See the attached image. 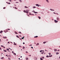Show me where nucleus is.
Returning a JSON list of instances; mask_svg holds the SVG:
<instances>
[{"label": "nucleus", "instance_id": "62", "mask_svg": "<svg viewBox=\"0 0 60 60\" xmlns=\"http://www.w3.org/2000/svg\"><path fill=\"white\" fill-rule=\"evenodd\" d=\"M9 42H8V43H9Z\"/></svg>", "mask_w": 60, "mask_h": 60}, {"label": "nucleus", "instance_id": "34", "mask_svg": "<svg viewBox=\"0 0 60 60\" xmlns=\"http://www.w3.org/2000/svg\"><path fill=\"white\" fill-rule=\"evenodd\" d=\"M8 4H11V3H8Z\"/></svg>", "mask_w": 60, "mask_h": 60}, {"label": "nucleus", "instance_id": "22", "mask_svg": "<svg viewBox=\"0 0 60 60\" xmlns=\"http://www.w3.org/2000/svg\"><path fill=\"white\" fill-rule=\"evenodd\" d=\"M19 34H21V32H19Z\"/></svg>", "mask_w": 60, "mask_h": 60}, {"label": "nucleus", "instance_id": "37", "mask_svg": "<svg viewBox=\"0 0 60 60\" xmlns=\"http://www.w3.org/2000/svg\"><path fill=\"white\" fill-rule=\"evenodd\" d=\"M4 57H2V58H1V59H4Z\"/></svg>", "mask_w": 60, "mask_h": 60}, {"label": "nucleus", "instance_id": "23", "mask_svg": "<svg viewBox=\"0 0 60 60\" xmlns=\"http://www.w3.org/2000/svg\"><path fill=\"white\" fill-rule=\"evenodd\" d=\"M13 54L14 55H16V54L15 53H13Z\"/></svg>", "mask_w": 60, "mask_h": 60}, {"label": "nucleus", "instance_id": "42", "mask_svg": "<svg viewBox=\"0 0 60 60\" xmlns=\"http://www.w3.org/2000/svg\"><path fill=\"white\" fill-rule=\"evenodd\" d=\"M29 46H32V45H29Z\"/></svg>", "mask_w": 60, "mask_h": 60}, {"label": "nucleus", "instance_id": "63", "mask_svg": "<svg viewBox=\"0 0 60 60\" xmlns=\"http://www.w3.org/2000/svg\"><path fill=\"white\" fill-rule=\"evenodd\" d=\"M22 56H20V57H21H21H22Z\"/></svg>", "mask_w": 60, "mask_h": 60}, {"label": "nucleus", "instance_id": "38", "mask_svg": "<svg viewBox=\"0 0 60 60\" xmlns=\"http://www.w3.org/2000/svg\"><path fill=\"white\" fill-rule=\"evenodd\" d=\"M42 50H41L40 51V52H42Z\"/></svg>", "mask_w": 60, "mask_h": 60}, {"label": "nucleus", "instance_id": "54", "mask_svg": "<svg viewBox=\"0 0 60 60\" xmlns=\"http://www.w3.org/2000/svg\"><path fill=\"white\" fill-rule=\"evenodd\" d=\"M23 44H25V43H24V42H23Z\"/></svg>", "mask_w": 60, "mask_h": 60}, {"label": "nucleus", "instance_id": "27", "mask_svg": "<svg viewBox=\"0 0 60 60\" xmlns=\"http://www.w3.org/2000/svg\"><path fill=\"white\" fill-rule=\"evenodd\" d=\"M34 13H38V12H35Z\"/></svg>", "mask_w": 60, "mask_h": 60}, {"label": "nucleus", "instance_id": "47", "mask_svg": "<svg viewBox=\"0 0 60 60\" xmlns=\"http://www.w3.org/2000/svg\"><path fill=\"white\" fill-rule=\"evenodd\" d=\"M15 9H17V8H16V7H15Z\"/></svg>", "mask_w": 60, "mask_h": 60}, {"label": "nucleus", "instance_id": "32", "mask_svg": "<svg viewBox=\"0 0 60 60\" xmlns=\"http://www.w3.org/2000/svg\"><path fill=\"white\" fill-rule=\"evenodd\" d=\"M46 57H49V56H46Z\"/></svg>", "mask_w": 60, "mask_h": 60}, {"label": "nucleus", "instance_id": "48", "mask_svg": "<svg viewBox=\"0 0 60 60\" xmlns=\"http://www.w3.org/2000/svg\"><path fill=\"white\" fill-rule=\"evenodd\" d=\"M53 13H54V14H56V13H55V12H53Z\"/></svg>", "mask_w": 60, "mask_h": 60}, {"label": "nucleus", "instance_id": "19", "mask_svg": "<svg viewBox=\"0 0 60 60\" xmlns=\"http://www.w3.org/2000/svg\"><path fill=\"white\" fill-rule=\"evenodd\" d=\"M3 33V31L1 30L0 31V33Z\"/></svg>", "mask_w": 60, "mask_h": 60}, {"label": "nucleus", "instance_id": "52", "mask_svg": "<svg viewBox=\"0 0 60 60\" xmlns=\"http://www.w3.org/2000/svg\"><path fill=\"white\" fill-rule=\"evenodd\" d=\"M31 48H32V49H33V47H31Z\"/></svg>", "mask_w": 60, "mask_h": 60}, {"label": "nucleus", "instance_id": "18", "mask_svg": "<svg viewBox=\"0 0 60 60\" xmlns=\"http://www.w3.org/2000/svg\"><path fill=\"white\" fill-rule=\"evenodd\" d=\"M49 56V57H52V55H51V56Z\"/></svg>", "mask_w": 60, "mask_h": 60}, {"label": "nucleus", "instance_id": "45", "mask_svg": "<svg viewBox=\"0 0 60 60\" xmlns=\"http://www.w3.org/2000/svg\"><path fill=\"white\" fill-rule=\"evenodd\" d=\"M7 49L8 50H9V49Z\"/></svg>", "mask_w": 60, "mask_h": 60}, {"label": "nucleus", "instance_id": "59", "mask_svg": "<svg viewBox=\"0 0 60 60\" xmlns=\"http://www.w3.org/2000/svg\"><path fill=\"white\" fill-rule=\"evenodd\" d=\"M56 14L57 15H58V14L57 13H56Z\"/></svg>", "mask_w": 60, "mask_h": 60}, {"label": "nucleus", "instance_id": "11", "mask_svg": "<svg viewBox=\"0 0 60 60\" xmlns=\"http://www.w3.org/2000/svg\"><path fill=\"white\" fill-rule=\"evenodd\" d=\"M38 37V36H36L34 37V38H37Z\"/></svg>", "mask_w": 60, "mask_h": 60}, {"label": "nucleus", "instance_id": "58", "mask_svg": "<svg viewBox=\"0 0 60 60\" xmlns=\"http://www.w3.org/2000/svg\"><path fill=\"white\" fill-rule=\"evenodd\" d=\"M6 3H7L8 4V2H6Z\"/></svg>", "mask_w": 60, "mask_h": 60}, {"label": "nucleus", "instance_id": "6", "mask_svg": "<svg viewBox=\"0 0 60 60\" xmlns=\"http://www.w3.org/2000/svg\"><path fill=\"white\" fill-rule=\"evenodd\" d=\"M57 20H59V18L58 17H57Z\"/></svg>", "mask_w": 60, "mask_h": 60}, {"label": "nucleus", "instance_id": "28", "mask_svg": "<svg viewBox=\"0 0 60 60\" xmlns=\"http://www.w3.org/2000/svg\"><path fill=\"white\" fill-rule=\"evenodd\" d=\"M49 55H51V53H49Z\"/></svg>", "mask_w": 60, "mask_h": 60}, {"label": "nucleus", "instance_id": "30", "mask_svg": "<svg viewBox=\"0 0 60 60\" xmlns=\"http://www.w3.org/2000/svg\"><path fill=\"white\" fill-rule=\"evenodd\" d=\"M3 38H5L6 39V38H7L6 37H4Z\"/></svg>", "mask_w": 60, "mask_h": 60}, {"label": "nucleus", "instance_id": "46", "mask_svg": "<svg viewBox=\"0 0 60 60\" xmlns=\"http://www.w3.org/2000/svg\"><path fill=\"white\" fill-rule=\"evenodd\" d=\"M12 53H14V52L13 51H12Z\"/></svg>", "mask_w": 60, "mask_h": 60}, {"label": "nucleus", "instance_id": "55", "mask_svg": "<svg viewBox=\"0 0 60 60\" xmlns=\"http://www.w3.org/2000/svg\"><path fill=\"white\" fill-rule=\"evenodd\" d=\"M26 53H28V52H27V51H26Z\"/></svg>", "mask_w": 60, "mask_h": 60}, {"label": "nucleus", "instance_id": "24", "mask_svg": "<svg viewBox=\"0 0 60 60\" xmlns=\"http://www.w3.org/2000/svg\"><path fill=\"white\" fill-rule=\"evenodd\" d=\"M4 52H6L7 51L6 50H4Z\"/></svg>", "mask_w": 60, "mask_h": 60}, {"label": "nucleus", "instance_id": "51", "mask_svg": "<svg viewBox=\"0 0 60 60\" xmlns=\"http://www.w3.org/2000/svg\"><path fill=\"white\" fill-rule=\"evenodd\" d=\"M8 30H6V32H8Z\"/></svg>", "mask_w": 60, "mask_h": 60}, {"label": "nucleus", "instance_id": "49", "mask_svg": "<svg viewBox=\"0 0 60 60\" xmlns=\"http://www.w3.org/2000/svg\"><path fill=\"white\" fill-rule=\"evenodd\" d=\"M8 30H10V29H8Z\"/></svg>", "mask_w": 60, "mask_h": 60}, {"label": "nucleus", "instance_id": "17", "mask_svg": "<svg viewBox=\"0 0 60 60\" xmlns=\"http://www.w3.org/2000/svg\"><path fill=\"white\" fill-rule=\"evenodd\" d=\"M38 18H39V19H41V17H40L38 16Z\"/></svg>", "mask_w": 60, "mask_h": 60}, {"label": "nucleus", "instance_id": "14", "mask_svg": "<svg viewBox=\"0 0 60 60\" xmlns=\"http://www.w3.org/2000/svg\"><path fill=\"white\" fill-rule=\"evenodd\" d=\"M14 45H16V44L14 42Z\"/></svg>", "mask_w": 60, "mask_h": 60}, {"label": "nucleus", "instance_id": "4", "mask_svg": "<svg viewBox=\"0 0 60 60\" xmlns=\"http://www.w3.org/2000/svg\"><path fill=\"white\" fill-rule=\"evenodd\" d=\"M54 22L55 23H57L58 22V21H56V20H54Z\"/></svg>", "mask_w": 60, "mask_h": 60}, {"label": "nucleus", "instance_id": "16", "mask_svg": "<svg viewBox=\"0 0 60 60\" xmlns=\"http://www.w3.org/2000/svg\"><path fill=\"white\" fill-rule=\"evenodd\" d=\"M56 55H58V54H59V52H56Z\"/></svg>", "mask_w": 60, "mask_h": 60}, {"label": "nucleus", "instance_id": "26", "mask_svg": "<svg viewBox=\"0 0 60 60\" xmlns=\"http://www.w3.org/2000/svg\"><path fill=\"white\" fill-rule=\"evenodd\" d=\"M23 12H25H25H26V11H25V10H24L23 11Z\"/></svg>", "mask_w": 60, "mask_h": 60}, {"label": "nucleus", "instance_id": "64", "mask_svg": "<svg viewBox=\"0 0 60 60\" xmlns=\"http://www.w3.org/2000/svg\"><path fill=\"white\" fill-rule=\"evenodd\" d=\"M4 48H5V47H4Z\"/></svg>", "mask_w": 60, "mask_h": 60}, {"label": "nucleus", "instance_id": "43", "mask_svg": "<svg viewBox=\"0 0 60 60\" xmlns=\"http://www.w3.org/2000/svg\"><path fill=\"white\" fill-rule=\"evenodd\" d=\"M1 47H4V46H3V45H1Z\"/></svg>", "mask_w": 60, "mask_h": 60}, {"label": "nucleus", "instance_id": "9", "mask_svg": "<svg viewBox=\"0 0 60 60\" xmlns=\"http://www.w3.org/2000/svg\"><path fill=\"white\" fill-rule=\"evenodd\" d=\"M54 51L56 52V51H57V49H54Z\"/></svg>", "mask_w": 60, "mask_h": 60}, {"label": "nucleus", "instance_id": "60", "mask_svg": "<svg viewBox=\"0 0 60 60\" xmlns=\"http://www.w3.org/2000/svg\"><path fill=\"white\" fill-rule=\"evenodd\" d=\"M58 51H59V50H58Z\"/></svg>", "mask_w": 60, "mask_h": 60}, {"label": "nucleus", "instance_id": "57", "mask_svg": "<svg viewBox=\"0 0 60 60\" xmlns=\"http://www.w3.org/2000/svg\"><path fill=\"white\" fill-rule=\"evenodd\" d=\"M42 10H43V11H44V9H42Z\"/></svg>", "mask_w": 60, "mask_h": 60}, {"label": "nucleus", "instance_id": "44", "mask_svg": "<svg viewBox=\"0 0 60 60\" xmlns=\"http://www.w3.org/2000/svg\"><path fill=\"white\" fill-rule=\"evenodd\" d=\"M5 8V7H4L3 8V9H4Z\"/></svg>", "mask_w": 60, "mask_h": 60}, {"label": "nucleus", "instance_id": "15", "mask_svg": "<svg viewBox=\"0 0 60 60\" xmlns=\"http://www.w3.org/2000/svg\"><path fill=\"white\" fill-rule=\"evenodd\" d=\"M16 37H17V38H19V37L18 36H16Z\"/></svg>", "mask_w": 60, "mask_h": 60}, {"label": "nucleus", "instance_id": "5", "mask_svg": "<svg viewBox=\"0 0 60 60\" xmlns=\"http://www.w3.org/2000/svg\"><path fill=\"white\" fill-rule=\"evenodd\" d=\"M45 1L47 2V3H49V0H45Z\"/></svg>", "mask_w": 60, "mask_h": 60}, {"label": "nucleus", "instance_id": "21", "mask_svg": "<svg viewBox=\"0 0 60 60\" xmlns=\"http://www.w3.org/2000/svg\"><path fill=\"white\" fill-rule=\"evenodd\" d=\"M44 53V52H41V54H43V53Z\"/></svg>", "mask_w": 60, "mask_h": 60}, {"label": "nucleus", "instance_id": "2", "mask_svg": "<svg viewBox=\"0 0 60 60\" xmlns=\"http://www.w3.org/2000/svg\"><path fill=\"white\" fill-rule=\"evenodd\" d=\"M28 11H29V10H27L26 11V13H28Z\"/></svg>", "mask_w": 60, "mask_h": 60}, {"label": "nucleus", "instance_id": "12", "mask_svg": "<svg viewBox=\"0 0 60 60\" xmlns=\"http://www.w3.org/2000/svg\"><path fill=\"white\" fill-rule=\"evenodd\" d=\"M19 1L21 3H22V0H19Z\"/></svg>", "mask_w": 60, "mask_h": 60}, {"label": "nucleus", "instance_id": "36", "mask_svg": "<svg viewBox=\"0 0 60 60\" xmlns=\"http://www.w3.org/2000/svg\"><path fill=\"white\" fill-rule=\"evenodd\" d=\"M26 59L27 60V59H28V58L26 57Z\"/></svg>", "mask_w": 60, "mask_h": 60}, {"label": "nucleus", "instance_id": "29", "mask_svg": "<svg viewBox=\"0 0 60 60\" xmlns=\"http://www.w3.org/2000/svg\"><path fill=\"white\" fill-rule=\"evenodd\" d=\"M32 12H34V13L35 11H32Z\"/></svg>", "mask_w": 60, "mask_h": 60}, {"label": "nucleus", "instance_id": "31", "mask_svg": "<svg viewBox=\"0 0 60 60\" xmlns=\"http://www.w3.org/2000/svg\"><path fill=\"white\" fill-rule=\"evenodd\" d=\"M9 57H11V56L10 55H8Z\"/></svg>", "mask_w": 60, "mask_h": 60}, {"label": "nucleus", "instance_id": "20", "mask_svg": "<svg viewBox=\"0 0 60 60\" xmlns=\"http://www.w3.org/2000/svg\"><path fill=\"white\" fill-rule=\"evenodd\" d=\"M24 37H23V38H22V39H24Z\"/></svg>", "mask_w": 60, "mask_h": 60}, {"label": "nucleus", "instance_id": "40", "mask_svg": "<svg viewBox=\"0 0 60 60\" xmlns=\"http://www.w3.org/2000/svg\"><path fill=\"white\" fill-rule=\"evenodd\" d=\"M42 58H44V57H42Z\"/></svg>", "mask_w": 60, "mask_h": 60}, {"label": "nucleus", "instance_id": "50", "mask_svg": "<svg viewBox=\"0 0 60 60\" xmlns=\"http://www.w3.org/2000/svg\"><path fill=\"white\" fill-rule=\"evenodd\" d=\"M6 56H7L8 57V56H8V55H6Z\"/></svg>", "mask_w": 60, "mask_h": 60}, {"label": "nucleus", "instance_id": "33", "mask_svg": "<svg viewBox=\"0 0 60 60\" xmlns=\"http://www.w3.org/2000/svg\"><path fill=\"white\" fill-rule=\"evenodd\" d=\"M15 34H18V33L17 32H15Z\"/></svg>", "mask_w": 60, "mask_h": 60}, {"label": "nucleus", "instance_id": "41", "mask_svg": "<svg viewBox=\"0 0 60 60\" xmlns=\"http://www.w3.org/2000/svg\"><path fill=\"white\" fill-rule=\"evenodd\" d=\"M16 3H19V2H16Z\"/></svg>", "mask_w": 60, "mask_h": 60}, {"label": "nucleus", "instance_id": "39", "mask_svg": "<svg viewBox=\"0 0 60 60\" xmlns=\"http://www.w3.org/2000/svg\"><path fill=\"white\" fill-rule=\"evenodd\" d=\"M29 14V15H32V14H31V13H30Z\"/></svg>", "mask_w": 60, "mask_h": 60}, {"label": "nucleus", "instance_id": "10", "mask_svg": "<svg viewBox=\"0 0 60 60\" xmlns=\"http://www.w3.org/2000/svg\"><path fill=\"white\" fill-rule=\"evenodd\" d=\"M33 8H36V7L35 6H33Z\"/></svg>", "mask_w": 60, "mask_h": 60}, {"label": "nucleus", "instance_id": "1", "mask_svg": "<svg viewBox=\"0 0 60 60\" xmlns=\"http://www.w3.org/2000/svg\"><path fill=\"white\" fill-rule=\"evenodd\" d=\"M36 6H38V7H39V6H41L40 5H39L38 4H35Z\"/></svg>", "mask_w": 60, "mask_h": 60}, {"label": "nucleus", "instance_id": "56", "mask_svg": "<svg viewBox=\"0 0 60 60\" xmlns=\"http://www.w3.org/2000/svg\"><path fill=\"white\" fill-rule=\"evenodd\" d=\"M0 49H1V50H2V49H1V47H0Z\"/></svg>", "mask_w": 60, "mask_h": 60}, {"label": "nucleus", "instance_id": "53", "mask_svg": "<svg viewBox=\"0 0 60 60\" xmlns=\"http://www.w3.org/2000/svg\"><path fill=\"white\" fill-rule=\"evenodd\" d=\"M29 56H31V55H29Z\"/></svg>", "mask_w": 60, "mask_h": 60}, {"label": "nucleus", "instance_id": "35", "mask_svg": "<svg viewBox=\"0 0 60 60\" xmlns=\"http://www.w3.org/2000/svg\"><path fill=\"white\" fill-rule=\"evenodd\" d=\"M8 59H9V60H11V59L10 58H8Z\"/></svg>", "mask_w": 60, "mask_h": 60}, {"label": "nucleus", "instance_id": "7", "mask_svg": "<svg viewBox=\"0 0 60 60\" xmlns=\"http://www.w3.org/2000/svg\"><path fill=\"white\" fill-rule=\"evenodd\" d=\"M24 8H28V7H27L26 6H25L24 7Z\"/></svg>", "mask_w": 60, "mask_h": 60}, {"label": "nucleus", "instance_id": "61", "mask_svg": "<svg viewBox=\"0 0 60 60\" xmlns=\"http://www.w3.org/2000/svg\"><path fill=\"white\" fill-rule=\"evenodd\" d=\"M23 48L24 49H25V47H23Z\"/></svg>", "mask_w": 60, "mask_h": 60}, {"label": "nucleus", "instance_id": "3", "mask_svg": "<svg viewBox=\"0 0 60 60\" xmlns=\"http://www.w3.org/2000/svg\"><path fill=\"white\" fill-rule=\"evenodd\" d=\"M50 11H55V10L53 9H50Z\"/></svg>", "mask_w": 60, "mask_h": 60}, {"label": "nucleus", "instance_id": "13", "mask_svg": "<svg viewBox=\"0 0 60 60\" xmlns=\"http://www.w3.org/2000/svg\"><path fill=\"white\" fill-rule=\"evenodd\" d=\"M39 45V43H37L36 45V46H37V45Z\"/></svg>", "mask_w": 60, "mask_h": 60}, {"label": "nucleus", "instance_id": "25", "mask_svg": "<svg viewBox=\"0 0 60 60\" xmlns=\"http://www.w3.org/2000/svg\"><path fill=\"white\" fill-rule=\"evenodd\" d=\"M40 60H42V58H40Z\"/></svg>", "mask_w": 60, "mask_h": 60}, {"label": "nucleus", "instance_id": "8", "mask_svg": "<svg viewBox=\"0 0 60 60\" xmlns=\"http://www.w3.org/2000/svg\"><path fill=\"white\" fill-rule=\"evenodd\" d=\"M46 42H48L46 41V42H44L43 43L44 44H45V43H46Z\"/></svg>", "mask_w": 60, "mask_h": 60}]
</instances>
